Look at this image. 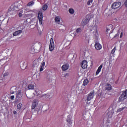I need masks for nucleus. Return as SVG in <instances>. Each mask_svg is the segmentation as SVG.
<instances>
[{
    "instance_id": "9b49d317",
    "label": "nucleus",
    "mask_w": 127,
    "mask_h": 127,
    "mask_svg": "<svg viewBox=\"0 0 127 127\" xmlns=\"http://www.w3.org/2000/svg\"><path fill=\"white\" fill-rule=\"evenodd\" d=\"M94 98V92H91L89 93L87 97V101H91L92 99Z\"/></svg>"
},
{
    "instance_id": "0eeeda50",
    "label": "nucleus",
    "mask_w": 127,
    "mask_h": 127,
    "mask_svg": "<svg viewBox=\"0 0 127 127\" xmlns=\"http://www.w3.org/2000/svg\"><path fill=\"white\" fill-rule=\"evenodd\" d=\"M95 47L97 50H101L102 49V45L100 43H98V41L95 40Z\"/></svg>"
},
{
    "instance_id": "dca6fc26",
    "label": "nucleus",
    "mask_w": 127,
    "mask_h": 127,
    "mask_svg": "<svg viewBox=\"0 0 127 127\" xmlns=\"http://www.w3.org/2000/svg\"><path fill=\"white\" fill-rule=\"evenodd\" d=\"M21 33H22V30H21L16 31L15 32L13 33V36H17V35H19V34H21Z\"/></svg>"
},
{
    "instance_id": "c756f323",
    "label": "nucleus",
    "mask_w": 127,
    "mask_h": 127,
    "mask_svg": "<svg viewBox=\"0 0 127 127\" xmlns=\"http://www.w3.org/2000/svg\"><path fill=\"white\" fill-rule=\"evenodd\" d=\"M125 107L120 108L117 110V113H121L122 111H123V110H125Z\"/></svg>"
},
{
    "instance_id": "7ed1b4c3",
    "label": "nucleus",
    "mask_w": 127,
    "mask_h": 127,
    "mask_svg": "<svg viewBox=\"0 0 127 127\" xmlns=\"http://www.w3.org/2000/svg\"><path fill=\"white\" fill-rule=\"evenodd\" d=\"M114 31V26L113 25H109L106 28V34L109 33V35H111V33H113Z\"/></svg>"
},
{
    "instance_id": "79ce46f5",
    "label": "nucleus",
    "mask_w": 127,
    "mask_h": 127,
    "mask_svg": "<svg viewBox=\"0 0 127 127\" xmlns=\"http://www.w3.org/2000/svg\"><path fill=\"white\" fill-rule=\"evenodd\" d=\"M10 99H11V100H14V96L12 95V96L10 97Z\"/></svg>"
},
{
    "instance_id": "c03bdc74",
    "label": "nucleus",
    "mask_w": 127,
    "mask_h": 127,
    "mask_svg": "<svg viewBox=\"0 0 127 127\" xmlns=\"http://www.w3.org/2000/svg\"><path fill=\"white\" fill-rule=\"evenodd\" d=\"M10 94H14V91H13V90H11L10 92Z\"/></svg>"
},
{
    "instance_id": "603ef678",
    "label": "nucleus",
    "mask_w": 127,
    "mask_h": 127,
    "mask_svg": "<svg viewBox=\"0 0 127 127\" xmlns=\"http://www.w3.org/2000/svg\"><path fill=\"white\" fill-rule=\"evenodd\" d=\"M25 95H26V96H27V95H26V92H25Z\"/></svg>"
},
{
    "instance_id": "5701e85b",
    "label": "nucleus",
    "mask_w": 127,
    "mask_h": 127,
    "mask_svg": "<svg viewBox=\"0 0 127 127\" xmlns=\"http://www.w3.org/2000/svg\"><path fill=\"white\" fill-rule=\"evenodd\" d=\"M29 90H33L34 89V85L32 84H29L28 86Z\"/></svg>"
},
{
    "instance_id": "4468645a",
    "label": "nucleus",
    "mask_w": 127,
    "mask_h": 127,
    "mask_svg": "<svg viewBox=\"0 0 127 127\" xmlns=\"http://www.w3.org/2000/svg\"><path fill=\"white\" fill-rule=\"evenodd\" d=\"M35 92H36V96H37V97H39L40 96L42 95V91H40L39 89H35Z\"/></svg>"
},
{
    "instance_id": "7c9ffc66",
    "label": "nucleus",
    "mask_w": 127,
    "mask_h": 127,
    "mask_svg": "<svg viewBox=\"0 0 127 127\" xmlns=\"http://www.w3.org/2000/svg\"><path fill=\"white\" fill-rule=\"evenodd\" d=\"M21 106H22V104L21 103H19L17 105V109H18V110H20V109H21Z\"/></svg>"
},
{
    "instance_id": "49530a36",
    "label": "nucleus",
    "mask_w": 127,
    "mask_h": 127,
    "mask_svg": "<svg viewBox=\"0 0 127 127\" xmlns=\"http://www.w3.org/2000/svg\"><path fill=\"white\" fill-rule=\"evenodd\" d=\"M13 113L14 115H16V111H14Z\"/></svg>"
},
{
    "instance_id": "a878e982",
    "label": "nucleus",
    "mask_w": 127,
    "mask_h": 127,
    "mask_svg": "<svg viewBox=\"0 0 127 127\" xmlns=\"http://www.w3.org/2000/svg\"><path fill=\"white\" fill-rule=\"evenodd\" d=\"M87 126L88 127H93V122L92 121L88 122L87 124Z\"/></svg>"
},
{
    "instance_id": "5fc2aeb1",
    "label": "nucleus",
    "mask_w": 127,
    "mask_h": 127,
    "mask_svg": "<svg viewBox=\"0 0 127 127\" xmlns=\"http://www.w3.org/2000/svg\"><path fill=\"white\" fill-rule=\"evenodd\" d=\"M13 87H12L11 89H12Z\"/></svg>"
},
{
    "instance_id": "e433bc0d",
    "label": "nucleus",
    "mask_w": 127,
    "mask_h": 127,
    "mask_svg": "<svg viewBox=\"0 0 127 127\" xmlns=\"http://www.w3.org/2000/svg\"><path fill=\"white\" fill-rule=\"evenodd\" d=\"M41 66H42V67H44V66H45V62H43L42 63V64H41Z\"/></svg>"
},
{
    "instance_id": "393cba45",
    "label": "nucleus",
    "mask_w": 127,
    "mask_h": 127,
    "mask_svg": "<svg viewBox=\"0 0 127 127\" xmlns=\"http://www.w3.org/2000/svg\"><path fill=\"white\" fill-rule=\"evenodd\" d=\"M55 20L56 22H57V23L60 22V20H61L60 17L59 16L56 17Z\"/></svg>"
},
{
    "instance_id": "58836bf2",
    "label": "nucleus",
    "mask_w": 127,
    "mask_h": 127,
    "mask_svg": "<svg viewBox=\"0 0 127 127\" xmlns=\"http://www.w3.org/2000/svg\"><path fill=\"white\" fill-rule=\"evenodd\" d=\"M119 35H120V34H117L114 36V38H118L119 37Z\"/></svg>"
},
{
    "instance_id": "f257e3e1",
    "label": "nucleus",
    "mask_w": 127,
    "mask_h": 127,
    "mask_svg": "<svg viewBox=\"0 0 127 127\" xmlns=\"http://www.w3.org/2000/svg\"><path fill=\"white\" fill-rule=\"evenodd\" d=\"M20 3L19 2H16L14 4L11 6V11H18L21 7H20Z\"/></svg>"
},
{
    "instance_id": "1a4fd4ad",
    "label": "nucleus",
    "mask_w": 127,
    "mask_h": 127,
    "mask_svg": "<svg viewBox=\"0 0 127 127\" xmlns=\"http://www.w3.org/2000/svg\"><path fill=\"white\" fill-rule=\"evenodd\" d=\"M82 69H86L88 67V62L86 60H83L81 64Z\"/></svg>"
},
{
    "instance_id": "de8ad7c7",
    "label": "nucleus",
    "mask_w": 127,
    "mask_h": 127,
    "mask_svg": "<svg viewBox=\"0 0 127 127\" xmlns=\"http://www.w3.org/2000/svg\"><path fill=\"white\" fill-rule=\"evenodd\" d=\"M123 36V32L121 33V35H120V37L122 38Z\"/></svg>"
},
{
    "instance_id": "473e14b6",
    "label": "nucleus",
    "mask_w": 127,
    "mask_h": 127,
    "mask_svg": "<svg viewBox=\"0 0 127 127\" xmlns=\"http://www.w3.org/2000/svg\"><path fill=\"white\" fill-rule=\"evenodd\" d=\"M93 3V0H89L87 2V4L88 5H90V4H91V3Z\"/></svg>"
},
{
    "instance_id": "6ab92c4d",
    "label": "nucleus",
    "mask_w": 127,
    "mask_h": 127,
    "mask_svg": "<svg viewBox=\"0 0 127 127\" xmlns=\"http://www.w3.org/2000/svg\"><path fill=\"white\" fill-rule=\"evenodd\" d=\"M20 67L22 70H25L27 67V65L25 63H24L21 64Z\"/></svg>"
},
{
    "instance_id": "72a5a7b5",
    "label": "nucleus",
    "mask_w": 127,
    "mask_h": 127,
    "mask_svg": "<svg viewBox=\"0 0 127 127\" xmlns=\"http://www.w3.org/2000/svg\"><path fill=\"white\" fill-rule=\"evenodd\" d=\"M9 75V73L8 72H5L3 74V77H6L7 76H8Z\"/></svg>"
},
{
    "instance_id": "ea45409f",
    "label": "nucleus",
    "mask_w": 127,
    "mask_h": 127,
    "mask_svg": "<svg viewBox=\"0 0 127 127\" xmlns=\"http://www.w3.org/2000/svg\"><path fill=\"white\" fill-rule=\"evenodd\" d=\"M69 76V73H66L64 75V77H65V78Z\"/></svg>"
},
{
    "instance_id": "864d4df0",
    "label": "nucleus",
    "mask_w": 127,
    "mask_h": 127,
    "mask_svg": "<svg viewBox=\"0 0 127 127\" xmlns=\"http://www.w3.org/2000/svg\"><path fill=\"white\" fill-rule=\"evenodd\" d=\"M35 53H36V52H35Z\"/></svg>"
},
{
    "instance_id": "f3484780",
    "label": "nucleus",
    "mask_w": 127,
    "mask_h": 127,
    "mask_svg": "<svg viewBox=\"0 0 127 127\" xmlns=\"http://www.w3.org/2000/svg\"><path fill=\"white\" fill-rule=\"evenodd\" d=\"M62 69L63 71H66V70H68V69H69V64H64L62 67Z\"/></svg>"
},
{
    "instance_id": "f8f14e48",
    "label": "nucleus",
    "mask_w": 127,
    "mask_h": 127,
    "mask_svg": "<svg viewBox=\"0 0 127 127\" xmlns=\"http://www.w3.org/2000/svg\"><path fill=\"white\" fill-rule=\"evenodd\" d=\"M22 97V94H21V90H18L17 91V93L16 96V99H18V100H20Z\"/></svg>"
},
{
    "instance_id": "f704fd0d",
    "label": "nucleus",
    "mask_w": 127,
    "mask_h": 127,
    "mask_svg": "<svg viewBox=\"0 0 127 127\" xmlns=\"http://www.w3.org/2000/svg\"><path fill=\"white\" fill-rule=\"evenodd\" d=\"M116 52V47H115L111 51L112 54H114Z\"/></svg>"
},
{
    "instance_id": "3c124183",
    "label": "nucleus",
    "mask_w": 127,
    "mask_h": 127,
    "mask_svg": "<svg viewBox=\"0 0 127 127\" xmlns=\"http://www.w3.org/2000/svg\"><path fill=\"white\" fill-rule=\"evenodd\" d=\"M123 127H127V125L125 126H123Z\"/></svg>"
},
{
    "instance_id": "37998d69",
    "label": "nucleus",
    "mask_w": 127,
    "mask_h": 127,
    "mask_svg": "<svg viewBox=\"0 0 127 127\" xmlns=\"http://www.w3.org/2000/svg\"><path fill=\"white\" fill-rule=\"evenodd\" d=\"M18 15L19 17H21L22 16V14L21 13H19Z\"/></svg>"
},
{
    "instance_id": "aec40b11",
    "label": "nucleus",
    "mask_w": 127,
    "mask_h": 127,
    "mask_svg": "<svg viewBox=\"0 0 127 127\" xmlns=\"http://www.w3.org/2000/svg\"><path fill=\"white\" fill-rule=\"evenodd\" d=\"M102 68H103V64L100 65V66L98 67V69L96 71V75H98L100 72H101V70H102Z\"/></svg>"
},
{
    "instance_id": "2eb2a0df",
    "label": "nucleus",
    "mask_w": 127,
    "mask_h": 127,
    "mask_svg": "<svg viewBox=\"0 0 127 127\" xmlns=\"http://www.w3.org/2000/svg\"><path fill=\"white\" fill-rule=\"evenodd\" d=\"M113 89V87H112V85L109 83H107L105 85V90L107 91H111Z\"/></svg>"
},
{
    "instance_id": "39448f33",
    "label": "nucleus",
    "mask_w": 127,
    "mask_h": 127,
    "mask_svg": "<svg viewBox=\"0 0 127 127\" xmlns=\"http://www.w3.org/2000/svg\"><path fill=\"white\" fill-rule=\"evenodd\" d=\"M54 41H53V38H52L50 40V44L49 45L50 51H53L54 50Z\"/></svg>"
},
{
    "instance_id": "4be33fe9",
    "label": "nucleus",
    "mask_w": 127,
    "mask_h": 127,
    "mask_svg": "<svg viewBox=\"0 0 127 127\" xmlns=\"http://www.w3.org/2000/svg\"><path fill=\"white\" fill-rule=\"evenodd\" d=\"M66 122L69 125H71V124H72V120H71V116H67V119L66 120Z\"/></svg>"
},
{
    "instance_id": "b1692460",
    "label": "nucleus",
    "mask_w": 127,
    "mask_h": 127,
    "mask_svg": "<svg viewBox=\"0 0 127 127\" xmlns=\"http://www.w3.org/2000/svg\"><path fill=\"white\" fill-rule=\"evenodd\" d=\"M88 83H89V80H88L87 79H84V81H83V86H86V85H88Z\"/></svg>"
},
{
    "instance_id": "412c9836",
    "label": "nucleus",
    "mask_w": 127,
    "mask_h": 127,
    "mask_svg": "<svg viewBox=\"0 0 127 127\" xmlns=\"http://www.w3.org/2000/svg\"><path fill=\"white\" fill-rule=\"evenodd\" d=\"M66 29V27L65 26L62 25L61 27H60V30L62 32H63V31H65V30Z\"/></svg>"
},
{
    "instance_id": "c85d7f7f",
    "label": "nucleus",
    "mask_w": 127,
    "mask_h": 127,
    "mask_svg": "<svg viewBox=\"0 0 127 127\" xmlns=\"http://www.w3.org/2000/svg\"><path fill=\"white\" fill-rule=\"evenodd\" d=\"M34 4V1H31L27 4V6H31L32 5H33Z\"/></svg>"
},
{
    "instance_id": "c9c22d12",
    "label": "nucleus",
    "mask_w": 127,
    "mask_h": 127,
    "mask_svg": "<svg viewBox=\"0 0 127 127\" xmlns=\"http://www.w3.org/2000/svg\"><path fill=\"white\" fill-rule=\"evenodd\" d=\"M43 68H44V66H41L40 68V72H42V71H43Z\"/></svg>"
},
{
    "instance_id": "cd10ccee",
    "label": "nucleus",
    "mask_w": 127,
    "mask_h": 127,
    "mask_svg": "<svg viewBox=\"0 0 127 127\" xmlns=\"http://www.w3.org/2000/svg\"><path fill=\"white\" fill-rule=\"evenodd\" d=\"M48 8V6L47 5V4H45L44 5H43L42 9L43 10H46V9H47Z\"/></svg>"
},
{
    "instance_id": "f03ea898",
    "label": "nucleus",
    "mask_w": 127,
    "mask_h": 127,
    "mask_svg": "<svg viewBox=\"0 0 127 127\" xmlns=\"http://www.w3.org/2000/svg\"><path fill=\"white\" fill-rule=\"evenodd\" d=\"M92 31H93L94 38L96 39V40L98 41V38H99V34L98 33V26L97 25H94L92 29Z\"/></svg>"
},
{
    "instance_id": "a19ab883",
    "label": "nucleus",
    "mask_w": 127,
    "mask_h": 127,
    "mask_svg": "<svg viewBox=\"0 0 127 127\" xmlns=\"http://www.w3.org/2000/svg\"><path fill=\"white\" fill-rule=\"evenodd\" d=\"M83 117H84V118H85L86 119V118H88V115H86V114H83Z\"/></svg>"
},
{
    "instance_id": "6e6552de",
    "label": "nucleus",
    "mask_w": 127,
    "mask_h": 127,
    "mask_svg": "<svg viewBox=\"0 0 127 127\" xmlns=\"http://www.w3.org/2000/svg\"><path fill=\"white\" fill-rule=\"evenodd\" d=\"M90 19H91V17L90 16H86V18L82 21V25H86V24H88L89 21H90Z\"/></svg>"
},
{
    "instance_id": "6e6d98bb",
    "label": "nucleus",
    "mask_w": 127,
    "mask_h": 127,
    "mask_svg": "<svg viewBox=\"0 0 127 127\" xmlns=\"http://www.w3.org/2000/svg\"><path fill=\"white\" fill-rule=\"evenodd\" d=\"M34 50L33 49V50Z\"/></svg>"
},
{
    "instance_id": "423d86ee",
    "label": "nucleus",
    "mask_w": 127,
    "mask_h": 127,
    "mask_svg": "<svg viewBox=\"0 0 127 127\" xmlns=\"http://www.w3.org/2000/svg\"><path fill=\"white\" fill-rule=\"evenodd\" d=\"M38 17L40 24H42V19L43 18V15L41 11H39Z\"/></svg>"
},
{
    "instance_id": "8fccbe9b",
    "label": "nucleus",
    "mask_w": 127,
    "mask_h": 127,
    "mask_svg": "<svg viewBox=\"0 0 127 127\" xmlns=\"http://www.w3.org/2000/svg\"><path fill=\"white\" fill-rule=\"evenodd\" d=\"M10 39H9V38H7V40H10Z\"/></svg>"
},
{
    "instance_id": "bb28decb",
    "label": "nucleus",
    "mask_w": 127,
    "mask_h": 127,
    "mask_svg": "<svg viewBox=\"0 0 127 127\" xmlns=\"http://www.w3.org/2000/svg\"><path fill=\"white\" fill-rule=\"evenodd\" d=\"M68 12L70 14H74V12H75V11L73 9V8H69L68 10Z\"/></svg>"
},
{
    "instance_id": "9d476101",
    "label": "nucleus",
    "mask_w": 127,
    "mask_h": 127,
    "mask_svg": "<svg viewBox=\"0 0 127 127\" xmlns=\"http://www.w3.org/2000/svg\"><path fill=\"white\" fill-rule=\"evenodd\" d=\"M27 116H28V113L26 114L23 118V121L26 122V123L30 122V119H31V115H29L28 118H27Z\"/></svg>"
},
{
    "instance_id": "4c0bfd02",
    "label": "nucleus",
    "mask_w": 127,
    "mask_h": 127,
    "mask_svg": "<svg viewBox=\"0 0 127 127\" xmlns=\"http://www.w3.org/2000/svg\"><path fill=\"white\" fill-rule=\"evenodd\" d=\"M124 5L126 7H127V0L125 1Z\"/></svg>"
},
{
    "instance_id": "a18cd8bd",
    "label": "nucleus",
    "mask_w": 127,
    "mask_h": 127,
    "mask_svg": "<svg viewBox=\"0 0 127 127\" xmlns=\"http://www.w3.org/2000/svg\"><path fill=\"white\" fill-rule=\"evenodd\" d=\"M36 64H33V67H36Z\"/></svg>"
},
{
    "instance_id": "ddd939ff",
    "label": "nucleus",
    "mask_w": 127,
    "mask_h": 127,
    "mask_svg": "<svg viewBox=\"0 0 127 127\" xmlns=\"http://www.w3.org/2000/svg\"><path fill=\"white\" fill-rule=\"evenodd\" d=\"M39 98H42L44 100H47L50 98V95L49 94H43L39 96Z\"/></svg>"
},
{
    "instance_id": "20e7f679",
    "label": "nucleus",
    "mask_w": 127,
    "mask_h": 127,
    "mask_svg": "<svg viewBox=\"0 0 127 127\" xmlns=\"http://www.w3.org/2000/svg\"><path fill=\"white\" fill-rule=\"evenodd\" d=\"M122 5V3L121 2H115L112 4V8L113 9H117L119 8Z\"/></svg>"
},
{
    "instance_id": "2f4dec72",
    "label": "nucleus",
    "mask_w": 127,
    "mask_h": 127,
    "mask_svg": "<svg viewBox=\"0 0 127 127\" xmlns=\"http://www.w3.org/2000/svg\"><path fill=\"white\" fill-rule=\"evenodd\" d=\"M81 31H82V29H81V28H78L76 30V32L77 33H79V32H81Z\"/></svg>"
},
{
    "instance_id": "a211bd4d",
    "label": "nucleus",
    "mask_w": 127,
    "mask_h": 127,
    "mask_svg": "<svg viewBox=\"0 0 127 127\" xmlns=\"http://www.w3.org/2000/svg\"><path fill=\"white\" fill-rule=\"evenodd\" d=\"M38 103L36 100H34L31 106L32 110H34L35 108L37 106Z\"/></svg>"
},
{
    "instance_id": "09e8293b",
    "label": "nucleus",
    "mask_w": 127,
    "mask_h": 127,
    "mask_svg": "<svg viewBox=\"0 0 127 127\" xmlns=\"http://www.w3.org/2000/svg\"><path fill=\"white\" fill-rule=\"evenodd\" d=\"M29 116H31V114H28V115H27V119H28V117H29Z\"/></svg>"
}]
</instances>
